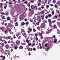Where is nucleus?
<instances>
[{"mask_svg":"<svg viewBox=\"0 0 60 60\" xmlns=\"http://www.w3.org/2000/svg\"><path fill=\"white\" fill-rule=\"evenodd\" d=\"M41 8H42V9H43V8H44V7H43V6H42L41 7Z\"/></svg>","mask_w":60,"mask_h":60,"instance_id":"obj_35","label":"nucleus"},{"mask_svg":"<svg viewBox=\"0 0 60 60\" xmlns=\"http://www.w3.org/2000/svg\"><path fill=\"white\" fill-rule=\"evenodd\" d=\"M49 26H52V25H51L52 24L51 22H50L49 23Z\"/></svg>","mask_w":60,"mask_h":60,"instance_id":"obj_12","label":"nucleus"},{"mask_svg":"<svg viewBox=\"0 0 60 60\" xmlns=\"http://www.w3.org/2000/svg\"><path fill=\"white\" fill-rule=\"evenodd\" d=\"M4 9H6V6H5L4 7Z\"/></svg>","mask_w":60,"mask_h":60,"instance_id":"obj_60","label":"nucleus"},{"mask_svg":"<svg viewBox=\"0 0 60 60\" xmlns=\"http://www.w3.org/2000/svg\"><path fill=\"white\" fill-rule=\"evenodd\" d=\"M8 13H8V12H7V13H6V14H7V15H8Z\"/></svg>","mask_w":60,"mask_h":60,"instance_id":"obj_43","label":"nucleus"},{"mask_svg":"<svg viewBox=\"0 0 60 60\" xmlns=\"http://www.w3.org/2000/svg\"><path fill=\"white\" fill-rule=\"evenodd\" d=\"M26 4H27V2H24Z\"/></svg>","mask_w":60,"mask_h":60,"instance_id":"obj_55","label":"nucleus"},{"mask_svg":"<svg viewBox=\"0 0 60 60\" xmlns=\"http://www.w3.org/2000/svg\"><path fill=\"white\" fill-rule=\"evenodd\" d=\"M25 24V23L24 22H22L21 24V26H24Z\"/></svg>","mask_w":60,"mask_h":60,"instance_id":"obj_6","label":"nucleus"},{"mask_svg":"<svg viewBox=\"0 0 60 60\" xmlns=\"http://www.w3.org/2000/svg\"><path fill=\"white\" fill-rule=\"evenodd\" d=\"M26 41L27 42V43H29V42L28 41L26 40Z\"/></svg>","mask_w":60,"mask_h":60,"instance_id":"obj_53","label":"nucleus"},{"mask_svg":"<svg viewBox=\"0 0 60 60\" xmlns=\"http://www.w3.org/2000/svg\"><path fill=\"white\" fill-rule=\"evenodd\" d=\"M53 2H54V3H55L56 2L55 0H54L53 1Z\"/></svg>","mask_w":60,"mask_h":60,"instance_id":"obj_44","label":"nucleus"},{"mask_svg":"<svg viewBox=\"0 0 60 60\" xmlns=\"http://www.w3.org/2000/svg\"><path fill=\"white\" fill-rule=\"evenodd\" d=\"M45 24L44 23H42L41 25V28H45Z\"/></svg>","mask_w":60,"mask_h":60,"instance_id":"obj_1","label":"nucleus"},{"mask_svg":"<svg viewBox=\"0 0 60 60\" xmlns=\"http://www.w3.org/2000/svg\"><path fill=\"white\" fill-rule=\"evenodd\" d=\"M28 4L29 5L28 6H29V7H30V4L28 3Z\"/></svg>","mask_w":60,"mask_h":60,"instance_id":"obj_31","label":"nucleus"},{"mask_svg":"<svg viewBox=\"0 0 60 60\" xmlns=\"http://www.w3.org/2000/svg\"><path fill=\"white\" fill-rule=\"evenodd\" d=\"M13 50V49H12L11 50V52H12V51Z\"/></svg>","mask_w":60,"mask_h":60,"instance_id":"obj_49","label":"nucleus"},{"mask_svg":"<svg viewBox=\"0 0 60 60\" xmlns=\"http://www.w3.org/2000/svg\"><path fill=\"white\" fill-rule=\"evenodd\" d=\"M5 47L7 49H8V48H9V44H7L5 45Z\"/></svg>","mask_w":60,"mask_h":60,"instance_id":"obj_3","label":"nucleus"},{"mask_svg":"<svg viewBox=\"0 0 60 60\" xmlns=\"http://www.w3.org/2000/svg\"><path fill=\"white\" fill-rule=\"evenodd\" d=\"M4 43L5 44H7V41H5L4 42Z\"/></svg>","mask_w":60,"mask_h":60,"instance_id":"obj_32","label":"nucleus"},{"mask_svg":"<svg viewBox=\"0 0 60 60\" xmlns=\"http://www.w3.org/2000/svg\"><path fill=\"white\" fill-rule=\"evenodd\" d=\"M43 36H42V37H41V39H43Z\"/></svg>","mask_w":60,"mask_h":60,"instance_id":"obj_39","label":"nucleus"},{"mask_svg":"<svg viewBox=\"0 0 60 60\" xmlns=\"http://www.w3.org/2000/svg\"><path fill=\"white\" fill-rule=\"evenodd\" d=\"M35 8H36V10H37V9H38V8H37V6H35Z\"/></svg>","mask_w":60,"mask_h":60,"instance_id":"obj_42","label":"nucleus"},{"mask_svg":"<svg viewBox=\"0 0 60 60\" xmlns=\"http://www.w3.org/2000/svg\"><path fill=\"white\" fill-rule=\"evenodd\" d=\"M42 36V34H39V36Z\"/></svg>","mask_w":60,"mask_h":60,"instance_id":"obj_40","label":"nucleus"},{"mask_svg":"<svg viewBox=\"0 0 60 60\" xmlns=\"http://www.w3.org/2000/svg\"><path fill=\"white\" fill-rule=\"evenodd\" d=\"M39 33H36L35 35V36H38V35H39Z\"/></svg>","mask_w":60,"mask_h":60,"instance_id":"obj_5","label":"nucleus"},{"mask_svg":"<svg viewBox=\"0 0 60 60\" xmlns=\"http://www.w3.org/2000/svg\"><path fill=\"white\" fill-rule=\"evenodd\" d=\"M2 45L3 46H4V43H2Z\"/></svg>","mask_w":60,"mask_h":60,"instance_id":"obj_29","label":"nucleus"},{"mask_svg":"<svg viewBox=\"0 0 60 60\" xmlns=\"http://www.w3.org/2000/svg\"><path fill=\"white\" fill-rule=\"evenodd\" d=\"M7 20H10V19H11L9 17H8L7 18Z\"/></svg>","mask_w":60,"mask_h":60,"instance_id":"obj_7","label":"nucleus"},{"mask_svg":"<svg viewBox=\"0 0 60 60\" xmlns=\"http://www.w3.org/2000/svg\"><path fill=\"white\" fill-rule=\"evenodd\" d=\"M2 25H4V23L2 22Z\"/></svg>","mask_w":60,"mask_h":60,"instance_id":"obj_59","label":"nucleus"},{"mask_svg":"<svg viewBox=\"0 0 60 60\" xmlns=\"http://www.w3.org/2000/svg\"><path fill=\"white\" fill-rule=\"evenodd\" d=\"M5 26H7V23H6L5 24Z\"/></svg>","mask_w":60,"mask_h":60,"instance_id":"obj_48","label":"nucleus"},{"mask_svg":"<svg viewBox=\"0 0 60 60\" xmlns=\"http://www.w3.org/2000/svg\"><path fill=\"white\" fill-rule=\"evenodd\" d=\"M54 11H53L52 12V14L53 15H54Z\"/></svg>","mask_w":60,"mask_h":60,"instance_id":"obj_21","label":"nucleus"},{"mask_svg":"<svg viewBox=\"0 0 60 60\" xmlns=\"http://www.w3.org/2000/svg\"><path fill=\"white\" fill-rule=\"evenodd\" d=\"M41 3H38V6H40V5H41Z\"/></svg>","mask_w":60,"mask_h":60,"instance_id":"obj_22","label":"nucleus"},{"mask_svg":"<svg viewBox=\"0 0 60 60\" xmlns=\"http://www.w3.org/2000/svg\"><path fill=\"white\" fill-rule=\"evenodd\" d=\"M42 13H43L44 14V11H42Z\"/></svg>","mask_w":60,"mask_h":60,"instance_id":"obj_57","label":"nucleus"},{"mask_svg":"<svg viewBox=\"0 0 60 60\" xmlns=\"http://www.w3.org/2000/svg\"><path fill=\"white\" fill-rule=\"evenodd\" d=\"M40 23L38 22H37L36 23V25H39L40 24H39Z\"/></svg>","mask_w":60,"mask_h":60,"instance_id":"obj_16","label":"nucleus"},{"mask_svg":"<svg viewBox=\"0 0 60 60\" xmlns=\"http://www.w3.org/2000/svg\"><path fill=\"white\" fill-rule=\"evenodd\" d=\"M48 15H46L45 17V18L46 19H47L48 18Z\"/></svg>","mask_w":60,"mask_h":60,"instance_id":"obj_24","label":"nucleus"},{"mask_svg":"<svg viewBox=\"0 0 60 60\" xmlns=\"http://www.w3.org/2000/svg\"><path fill=\"white\" fill-rule=\"evenodd\" d=\"M25 33V31H22V34L23 35H24Z\"/></svg>","mask_w":60,"mask_h":60,"instance_id":"obj_9","label":"nucleus"},{"mask_svg":"<svg viewBox=\"0 0 60 60\" xmlns=\"http://www.w3.org/2000/svg\"><path fill=\"white\" fill-rule=\"evenodd\" d=\"M24 36H26V33H25L24 34Z\"/></svg>","mask_w":60,"mask_h":60,"instance_id":"obj_52","label":"nucleus"},{"mask_svg":"<svg viewBox=\"0 0 60 60\" xmlns=\"http://www.w3.org/2000/svg\"><path fill=\"white\" fill-rule=\"evenodd\" d=\"M33 50H34V51L36 50V49L35 48H34L33 49Z\"/></svg>","mask_w":60,"mask_h":60,"instance_id":"obj_36","label":"nucleus"},{"mask_svg":"<svg viewBox=\"0 0 60 60\" xmlns=\"http://www.w3.org/2000/svg\"><path fill=\"white\" fill-rule=\"evenodd\" d=\"M29 22H26V25H28Z\"/></svg>","mask_w":60,"mask_h":60,"instance_id":"obj_18","label":"nucleus"},{"mask_svg":"<svg viewBox=\"0 0 60 60\" xmlns=\"http://www.w3.org/2000/svg\"><path fill=\"white\" fill-rule=\"evenodd\" d=\"M6 38H8V39H10V38H11V37H6Z\"/></svg>","mask_w":60,"mask_h":60,"instance_id":"obj_19","label":"nucleus"},{"mask_svg":"<svg viewBox=\"0 0 60 60\" xmlns=\"http://www.w3.org/2000/svg\"><path fill=\"white\" fill-rule=\"evenodd\" d=\"M48 16L49 17H51V15L50 14L48 15Z\"/></svg>","mask_w":60,"mask_h":60,"instance_id":"obj_17","label":"nucleus"},{"mask_svg":"<svg viewBox=\"0 0 60 60\" xmlns=\"http://www.w3.org/2000/svg\"><path fill=\"white\" fill-rule=\"evenodd\" d=\"M6 4H8V1H6Z\"/></svg>","mask_w":60,"mask_h":60,"instance_id":"obj_63","label":"nucleus"},{"mask_svg":"<svg viewBox=\"0 0 60 60\" xmlns=\"http://www.w3.org/2000/svg\"><path fill=\"white\" fill-rule=\"evenodd\" d=\"M15 26H18V23L17 22L15 23Z\"/></svg>","mask_w":60,"mask_h":60,"instance_id":"obj_10","label":"nucleus"},{"mask_svg":"<svg viewBox=\"0 0 60 60\" xmlns=\"http://www.w3.org/2000/svg\"><path fill=\"white\" fill-rule=\"evenodd\" d=\"M33 31H34V32H36V30H35V29H34L33 30Z\"/></svg>","mask_w":60,"mask_h":60,"instance_id":"obj_23","label":"nucleus"},{"mask_svg":"<svg viewBox=\"0 0 60 60\" xmlns=\"http://www.w3.org/2000/svg\"><path fill=\"white\" fill-rule=\"evenodd\" d=\"M16 43L17 45H19L20 43V41H19L17 40V41H16Z\"/></svg>","mask_w":60,"mask_h":60,"instance_id":"obj_2","label":"nucleus"},{"mask_svg":"<svg viewBox=\"0 0 60 60\" xmlns=\"http://www.w3.org/2000/svg\"><path fill=\"white\" fill-rule=\"evenodd\" d=\"M28 45L29 46H31V44L30 43H29V44H28Z\"/></svg>","mask_w":60,"mask_h":60,"instance_id":"obj_20","label":"nucleus"},{"mask_svg":"<svg viewBox=\"0 0 60 60\" xmlns=\"http://www.w3.org/2000/svg\"><path fill=\"white\" fill-rule=\"evenodd\" d=\"M2 15H4H4H5V14H4V13L3 12V13H2Z\"/></svg>","mask_w":60,"mask_h":60,"instance_id":"obj_61","label":"nucleus"},{"mask_svg":"<svg viewBox=\"0 0 60 60\" xmlns=\"http://www.w3.org/2000/svg\"><path fill=\"white\" fill-rule=\"evenodd\" d=\"M56 25H54V26H54V28H56Z\"/></svg>","mask_w":60,"mask_h":60,"instance_id":"obj_45","label":"nucleus"},{"mask_svg":"<svg viewBox=\"0 0 60 60\" xmlns=\"http://www.w3.org/2000/svg\"><path fill=\"white\" fill-rule=\"evenodd\" d=\"M14 49H17V47H15Z\"/></svg>","mask_w":60,"mask_h":60,"instance_id":"obj_51","label":"nucleus"},{"mask_svg":"<svg viewBox=\"0 0 60 60\" xmlns=\"http://www.w3.org/2000/svg\"><path fill=\"white\" fill-rule=\"evenodd\" d=\"M18 38L19 39H20L21 38V37L20 36L19 37H18Z\"/></svg>","mask_w":60,"mask_h":60,"instance_id":"obj_54","label":"nucleus"},{"mask_svg":"<svg viewBox=\"0 0 60 60\" xmlns=\"http://www.w3.org/2000/svg\"><path fill=\"white\" fill-rule=\"evenodd\" d=\"M49 43H48L47 44L46 43L45 45V47H47L48 46H49Z\"/></svg>","mask_w":60,"mask_h":60,"instance_id":"obj_4","label":"nucleus"},{"mask_svg":"<svg viewBox=\"0 0 60 60\" xmlns=\"http://www.w3.org/2000/svg\"><path fill=\"white\" fill-rule=\"evenodd\" d=\"M58 13L59 14V17L60 18V12H59V11H58Z\"/></svg>","mask_w":60,"mask_h":60,"instance_id":"obj_14","label":"nucleus"},{"mask_svg":"<svg viewBox=\"0 0 60 60\" xmlns=\"http://www.w3.org/2000/svg\"><path fill=\"white\" fill-rule=\"evenodd\" d=\"M23 48V47L22 46H20L19 47V49H22Z\"/></svg>","mask_w":60,"mask_h":60,"instance_id":"obj_13","label":"nucleus"},{"mask_svg":"<svg viewBox=\"0 0 60 60\" xmlns=\"http://www.w3.org/2000/svg\"><path fill=\"white\" fill-rule=\"evenodd\" d=\"M32 29H30L29 31L30 32H31L32 31Z\"/></svg>","mask_w":60,"mask_h":60,"instance_id":"obj_34","label":"nucleus"},{"mask_svg":"<svg viewBox=\"0 0 60 60\" xmlns=\"http://www.w3.org/2000/svg\"><path fill=\"white\" fill-rule=\"evenodd\" d=\"M0 40H2V37H0Z\"/></svg>","mask_w":60,"mask_h":60,"instance_id":"obj_50","label":"nucleus"},{"mask_svg":"<svg viewBox=\"0 0 60 60\" xmlns=\"http://www.w3.org/2000/svg\"><path fill=\"white\" fill-rule=\"evenodd\" d=\"M49 39V38L47 37L45 38V40H48Z\"/></svg>","mask_w":60,"mask_h":60,"instance_id":"obj_11","label":"nucleus"},{"mask_svg":"<svg viewBox=\"0 0 60 60\" xmlns=\"http://www.w3.org/2000/svg\"><path fill=\"white\" fill-rule=\"evenodd\" d=\"M31 3H34V1L31 0Z\"/></svg>","mask_w":60,"mask_h":60,"instance_id":"obj_26","label":"nucleus"},{"mask_svg":"<svg viewBox=\"0 0 60 60\" xmlns=\"http://www.w3.org/2000/svg\"><path fill=\"white\" fill-rule=\"evenodd\" d=\"M29 11H31V9H30V8H29Z\"/></svg>","mask_w":60,"mask_h":60,"instance_id":"obj_58","label":"nucleus"},{"mask_svg":"<svg viewBox=\"0 0 60 60\" xmlns=\"http://www.w3.org/2000/svg\"><path fill=\"white\" fill-rule=\"evenodd\" d=\"M56 21V20H54L52 22V23H54V22H55Z\"/></svg>","mask_w":60,"mask_h":60,"instance_id":"obj_33","label":"nucleus"},{"mask_svg":"<svg viewBox=\"0 0 60 60\" xmlns=\"http://www.w3.org/2000/svg\"><path fill=\"white\" fill-rule=\"evenodd\" d=\"M54 42L55 43H56L57 42V39H55Z\"/></svg>","mask_w":60,"mask_h":60,"instance_id":"obj_8","label":"nucleus"},{"mask_svg":"<svg viewBox=\"0 0 60 60\" xmlns=\"http://www.w3.org/2000/svg\"><path fill=\"white\" fill-rule=\"evenodd\" d=\"M17 57V56H16L15 55L14 57V58H15V57Z\"/></svg>","mask_w":60,"mask_h":60,"instance_id":"obj_62","label":"nucleus"},{"mask_svg":"<svg viewBox=\"0 0 60 60\" xmlns=\"http://www.w3.org/2000/svg\"><path fill=\"white\" fill-rule=\"evenodd\" d=\"M5 59V57L4 56H3V60H4Z\"/></svg>","mask_w":60,"mask_h":60,"instance_id":"obj_37","label":"nucleus"},{"mask_svg":"<svg viewBox=\"0 0 60 60\" xmlns=\"http://www.w3.org/2000/svg\"><path fill=\"white\" fill-rule=\"evenodd\" d=\"M50 5L51 6H53V5L52 4H50Z\"/></svg>","mask_w":60,"mask_h":60,"instance_id":"obj_64","label":"nucleus"},{"mask_svg":"<svg viewBox=\"0 0 60 60\" xmlns=\"http://www.w3.org/2000/svg\"><path fill=\"white\" fill-rule=\"evenodd\" d=\"M18 3H20V0H18Z\"/></svg>","mask_w":60,"mask_h":60,"instance_id":"obj_27","label":"nucleus"},{"mask_svg":"<svg viewBox=\"0 0 60 60\" xmlns=\"http://www.w3.org/2000/svg\"><path fill=\"white\" fill-rule=\"evenodd\" d=\"M7 32V30H6L5 31V33H6V32Z\"/></svg>","mask_w":60,"mask_h":60,"instance_id":"obj_47","label":"nucleus"},{"mask_svg":"<svg viewBox=\"0 0 60 60\" xmlns=\"http://www.w3.org/2000/svg\"><path fill=\"white\" fill-rule=\"evenodd\" d=\"M16 35H17V36H19V34H17Z\"/></svg>","mask_w":60,"mask_h":60,"instance_id":"obj_38","label":"nucleus"},{"mask_svg":"<svg viewBox=\"0 0 60 60\" xmlns=\"http://www.w3.org/2000/svg\"><path fill=\"white\" fill-rule=\"evenodd\" d=\"M11 42L10 41H8V43H11Z\"/></svg>","mask_w":60,"mask_h":60,"instance_id":"obj_56","label":"nucleus"},{"mask_svg":"<svg viewBox=\"0 0 60 60\" xmlns=\"http://www.w3.org/2000/svg\"><path fill=\"white\" fill-rule=\"evenodd\" d=\"M24 20L25 21H27V19H25Z\"/></svg>","mask_w":60,"mask_h":60,"instance_id":"obj_41","label":"nucleus"},{"mask_svg":"<svg viewBox=\"0 0 60 60\" xmlns=\"http://www.w3.org/2000/svg\"><path fill=\"white\" fill-rule=\"evenodd\" d=\"M48 21L49 22H51V20L50 19H48Z\"/></svg>","mask_w":60,"mask_h":60,"instance_id":"obj_15","label":"nucleus"},{"mask_svg":"<svg viewBox=\"0 0 60 60\" xmlns=\"http://www.w3.org/2000/svg\"><path fill=\"white\" fill-rule=\"evenodd\" d=\"M55 8H57V6L56 5H55Z\"/></svg>","mask_w":60,"mask_h":60,"instance_id":"obj_25","label":"nucleus"},{"mask_svg":"<svg viewBox=\"0 0 60 60\" xmlns=\"http://www.w3.org/2000/svg\"><path fill=\"white\" fill-rule=\"evenodd\" d=\"M40 48L41 49H42V47H41V45H40Z\"/></svg>","mask_w":60,"mask_h":60,"instance_id":"obj_28","label":"nucleus"},{"mask_svg":"<svg viewBox=\"0 0 60 60\" xmlns=\"http://www.w3.org/2000/svg\"><path fill=\"white\" fill-rule=\"evenodd\" d=\"M31 36H33L34 35V34H32L30 35Z\"/></svg>","mask_w":60,"mask_h":60,"instance_id":"obj_46","label":"nucleus"},{"mask_svg":"<svg viewBox=\"0 0 60 60\" xmlns=\"http://www.w3.org/2000/svg\"><path fill=\"white\" fill-rule=\"evenodd\" d=\"M38 22H41V19H38Z\"/></svg>","mask_w":60,"mask_h":60,"instance_id":"obj_30","label":"nucleus"}]
</instances>
